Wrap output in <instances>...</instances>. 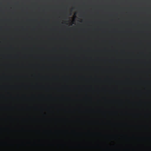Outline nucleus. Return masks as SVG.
Here are the masks:
<instances>
[{"instance_id": "obj_1", "label": "nucleus", "mask_w": 151, "mask_h": 151, "mask_svg": "<svg viewBox=\"0 0 151 151\" xmlns=\"http://www.w3.org/2000/svg\"><path fill=\"white\" fill-rule=\"evenodd\" d=\"M0 66H41L40 65H0Z\"/></svg>"}, {"instance_id": "obj_2", "label": "nucleus", "mask_w": 151, "mask_h": 151, "mask_svg": "<svg viewBox=\"0 0 151 151\" xmlns=\"http://www.w3.org/2000/svg\"><path fill=\"white\" fill-rule=\"evenodd\" d=\"M3 57L4 58H12V56H8L7 57H6L4 55H3Z\"/></svg>"}, {"instance_id": "obj_3", "label": "nucleus", "mask_w": 151, "mask_h": 151, "mask_svg": "<svg viewBox=\"0 0 151 151\" xmlns=\"http://www.w3.org/2000/svg\"><path fill=\"white\" fill-rule=\"evenodd\" d=\"M51 58V59H52H52H53V58H56V59H57H57H58V58Z\"/></svg>"}, {"instance_id": "obj_4", "label": "nucleus", "mask_w": 151, "mask_h": 151, "mask_svg": "<svg viewBox=\"0 0 151 151\" xmlns=\"http://www.w3.org/2000/svg\"><path fill=\"white\" fill-rule=\"evenodd\" d=\"M17 56H14V58H17Z\"/></svg>"}, {"instance_id": "obj_5", "label": "nucleus", "mask_w": 151, "mask_h": 151, "mask_svg": "<svg viewBox=\"0 0 151 151\" xmlns=\"http://www.w3.org/2000/svg\"><path fill=\"white\" fill-rule=\"evenodd\" d=\"M26 58V56H24V58Z\"/></svg>"}, {"instance_id": "obj_6", "label": "nucleus", "mask_w": 151, "mask_h": 151, "mask_svg": "<svg viewBox=\"0 0 151 151\" xmlns=\"http://www.w3.org/2000/svg\"><path fill=\"white\" fill-rule=\"evenodd\" d=\"M40 58L42 59V58L40 57V58Z\"/></svg>"}]
</instances>
